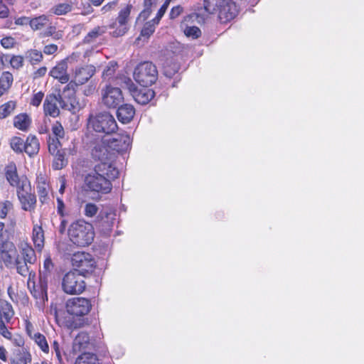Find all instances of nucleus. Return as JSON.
I'll return each instance as SVG.
<instances>
[{
    "label": "nucleus",
    "instance_id": "1",
    "mask_svg": "<svg viewBox=\"0 0 364 364\" xmlns=\"http://www.w3.org/2000/svg\"><path fill=\"white\" fill-rule=\"evenodd\" d=\"M119 171L114 166L108 164H97L94 171L85 177V186L91 191L106 194L112 191L111 180L117 178Z\"/></svg>",
    "mask_w": 364,
    "mask_h": 364
},
{
    "label": "nucleus",
    "instance_id": "2",
    "mask_svg": "<svg viewBox=\"0 0 364 364\" xmlns=\"http://www.w3.org/2000/svg\"><path fill=\"white\" fill-rule=\"evenodd\" d=\"M203 9L207 14H218L221 23L230 21L238 13L237 6L232 0H203Z\"/></svg>",
    "mask_w": 364,
    "mask_h": 364
},
{
    "label": "nucleus",
    "instance_id": "3",
    "mask_svg": "<svg viewBox=\"0 0 364 364\" xmlns=\"http://www.w3.org/2000/svg\"><path fill=\"white\" fill-rule=\"evenodd\" d=\"M71 242L78 247H85L92 243L95 237L92 225L82 220L73 222L68 230Z\"/></svg>",
    "mask_w": 364,
    "mask_h": 364
},
{
    "label": "nucleus",
    "instance_id": "4",
    "mask_svg": "<svg viewBox=\"0 0 364 364\" xmlns=\"http://www.w3.org/2000/svg\"><path fill=\"white\" fill-rule=\"evenodd\" d=\"M21 255H17L15 259V267L18 274L23 277L32 276L35 277V272L30 269V264H33L37 260L35 250L26 242L21 243L19 246Z\"/></svg>",
    "mask_w": 364,
    "mask_h": 364
},
{
    "label": "nucleus",
    "instance_id": "5",
    "mask_svg": "<svg viewBox=\"0 0 364 364\" xmlns=\"http://www.w3.org/2000/svg\"><path fill=\"white\" fill-rule=\"evenodd\" d=\"M87 125L95 132L107 135L114 133L118 129L114 117L106 112L90 114Z\"/></svg>",
    "mask_w": 364,
    "mask_h": 364
},
{
    "label": "nucleus",
    "instance_id": "6",
    "mask_svg": "<svg viewBox=\"0 0 364 364\" xmlns=\"http://www.w3.org/2000/svg\"><path fill=\"white\" fill-rule=\"evenodd\" d=\"M134 80L142 87H148L156 82L158 70L154 64L149 61L139 63L134 70Z\"/></svg>",
    "mask_w": 364,
    "mask_h": 364
},
{
    "label": "nucleus",
    "instance_id": "7",
    "mask_svg": "<svg viewBox=\"0 0 364 364\" xmlns=\"http://www.w3.org/2000/svg\"><path fill=\"white\" fill-rule=\"evenodd\" d=\"M28 288L30 290V293L36 300V305L40 309L43 310L48 302V280L43 278L38 279V283H36L34 278L32 276H28Z\"/></svg>",
    "mask_w": 364,
    "mask_h": 364
},
{
    "label": "nucleus",
    "instance_id": "8",
    "mask_svg": "<svg viewBox=\"0 0 364 364\" xmlns=\"http://www.w3.org/2000/svg\"><path fill=\"white\" fill-rule=\"evenodd\" d=\"M71 262L74 267L73 271L85 277L92 274L96 267V262L92 255L85 252H77L73 254Z\"/></svg>",
    "mask_w": 364,
    "mask_h": 364
},
{
    "label": "nucleus",
    "instance_id": "9",
    "mask_svg": "<svg viewBox=\"0 0 364 364\" xmlns=\"http://www.w3.org/2000/svg\"><path fill=\"white\" fill-rule=\"evenodd\" d=\"M85 276L76 271H70L65 274L63 279V291L69 294H81L85 289Z\"/></svg>",
    "mask_w": 364,
    "mask_h": 364
},
{
    "label": "nucleus",
    "instance_id": "10",
    "mask_svg": "<svg viewBox=\"0 0 364 364\" xmlns=\"http://www.w3.org/2000/svg\"><path fill=\"white\" fill-rule=\"evenodd\" d=\"M95 67L92 65L77 66L73 70L71 80L67 85L68 90H74L77 86L82 85L95 75Z\"/></svg>",
    "mask_w": 364,
    "mask_h": 364
},
{
    "label": "nucleus",
    "instance_id": "11",
    "mask_svg": "<svg viewBox=\"0 0 364 364\" xmlns=\"http://www.w3.org/2000/svg\"><path fill=\"white\" fill-rule=\"evenodd\" d=\"M97 329L95 336H90L87 332H80L74 340L75 346H78L80 348H94L99 349L103 346V334L100 330H98L97 325L94 326Z\"/></svg>",
    "mask_w": 364,
    "mask_h": 364
},
{
    "label": "nucleus",
    "instance_id": "12",
    "mask_svg": "<svg viewBox=\"0 0 364 364\" xmlns=\"http://www.w3.org/2000/svg\"><path fill=\"white\" fill-rule=\"evenodd\" d=\"M132 6L127 5L119 12L116 20L109 25V28L114 29L112 33V36L119 37L124 36L129 30V18Z\"/></svg>",
    "mask_w": 364,
    "mask_h": 364
},
{
    "label": "nucleus",
    "instance_id": "13",
    "mask_svg": "<svg viewBox=\"0 0 364 364\" xmlns=\"http://www.w3.org/2000/svg\"><path fill=\"white\" fill-rule=\"evenodd\" d=\"M124 83L134 100L140 105H146L155 95L153 90L148 87L138 88L129 78L125 80Z\"/></svg>",
    "mask_w": 364,
    "mask_h": 364
},
{
    "label": "nucleus",
    "instance_id": "14",
    "mask_svg": "<svg viewBox=\"0 0 364 364\" xmlns=\"http://www.w3.org/2000/svg\"><path fill=\"white\" fill-rule=\"evenodd\" d=\"M98 226L102 234L109 235L116 223V211L111 207L104 208L98 215Z\"/></svg>",
    "mask_w": 364,
    "mask_h": 364
},
{
    "label": "nucleus",
    "instance_id": "15",
    "mask_svg": "<svg viewBox=\"0 0 364 364\" xmlns=\"http://www.w3.org/2000/svg\"><path fill=\"white\" fill-rule=\"evenodd\" d=\"M91 307L90 301L82 297L70 299L66 303L68 313L76 316H82L87 314Z\"/></svg>",
    "mask_w": 364,
    "mask_h": 364
},
{
    "label": "nucleus",
    "instance_id": "16",
    "mask_svg": "<svg viewBox=\"0 0 364 364\" xmlns=\"http://www.w3.org/2000/svg\"><path fill=\"white\" fill-rule=\"evenodd\" d=\"M58 97L60 107L63 109L75 113L80 110L83 107L75 97V89L74 90H68L66 86L63 90L62 94H58Z\"/></svg>",
    "mask_w": 364,
    "mask_h": 364
},
{
    "label": "nucleus",
    "instance_id": "17",
    "mask_svg": "<svg viewBox=\"0 0 364 364\" xmlns=\"http://www.w3.org/2000/svg\"><path fill=\"white\" fill-rule=\"evenodd\" d=\"M123 100L122 91L118 87L107 85L102 90V102L108 108L117 107Z\"/></svg>",
    "mask_w": 364,
    "mask_h": 364
},
{
    "label": "nucleus",
    "instance_id": "18",
    "mask_svg": "<svg viewBox=\"0 0 364 364\" xmlns=\"http://www.w3.org/2000/svg\"><path fill=\"white\" fill-rule=\"evenodd\" d=\"M132 139L128 134H116L107 141L108 147L113 151L123 153L127 151L131 146Z\"/></svg>",
    "mask_w": 364,
    "mask_h": 364
},
{
    "label": "nucleus",
    "instance_id": "19",
    "mask_svg": "<svg viewBox=\"0 0 364 364\" xmlns=\"http://www.w3.org/2000/svg\"><path fill=\"white\" fill-rule=\"evenodd\" d=\"M92 156L95 159L100 161L99 164H108L110 166H114L112 161L114 158V154L110 151L107 144L102 142L96 144L92 149Z\"/></svg>",
    "mask_w": 364,
    "mask_h": 364
},
{
    "label": "nucleus",
    "instance_id": "20",
    "mask_svg": "<svg viewBox=\"0 0 364 364\" xmlns=\"http://www.w3.org/2000/svg\"><path fill=\"white\" fill-rule=\"evenodd\" d=\"M60 142L53 139L48 146L49 153L54 156L52 166L55 170H60L67 164V161L65 159V153L60 149Z\"/></svg>",
    "mask_w": 364,
    "mask_h": 364
},
{
    "label": "nucleus",
    "instance_id": "21",
    "mask_svg": "<svg viewBox=\"0 0 364 364\" xmlns=\"http://www.w3.org/2000/svg\"><path fill=\"white\" fill-rule=\"evenodd\" d=\"M58 105L60 106L58 95H48L43 103V110L45 114L52 117H58L60 114V109Z\"/></svg>",
    "mask_w": 364,
    "mask_h": 364
},
{
    "label": "nucleus",
    "instance_id": "22",
    "mask_svg": "<svg viewBox=\"0 0 364 364\" xmlns=\"http://www.w3.org/2000/svg\"><path fill=\"white\" fill-rule=\"evenodd\" d=\"M28 186L17 190L18 198L21 203L22 208L31 211L35 208L36 198L35 195L28 193Z\"/></svg>",
    "mask_w": 364,
    "mask_h": 364
},
{
    "label": "nucleus",
    "instance_id": "23",
    "mask_svg": "<svg viewBox=\"0 0 364 364\" xmlns=\"http://www.w3.org/2000/svg\"><path fill=\"white\" fill-rule=\"evenodd\" d=\"M68 65L66 60H61L50 71V75L58 79L63 84L67 83L70 80V75L67 73Z\"/></svg>",
    "mask_w": 364,
    "mask_h": 364
},
{
    "label": "nucleus",
    "instance_id": "24",
    "mask_svg": "<svg viewBox=\"0 0 364 364\" xmlns=\"http://www.w3.org/2000/svg\"><path fill=\"white\" fill-rule=\"evenodd\" d=\"M135 109L133 105L124 104L118 107L117 116L119 121L123 124L129 123L134 118Z\"/></svg>",
    "mask_w": 364,
    "mask_h": 364
},
{
    "label": "nucleus",
    "instance_id": "25",
    "mask_svg": "<svg viewBox=\"0 0 364 364\" xmlns=\"http://www.w3.org/2000/svg\"><path fill=\"white\" fill-rule=\"evenodd\" d=\"M6 176L9 183L12 186L16 187L17 190L29 186L27 178H24L22 179H19L18 176L16 173V168H9L6 171Z\"/></svg>",
    "mask_w": 364,
    "mask_h": 364
},
{
    "label": "nucleus",
    "instance_id": "26",
    "mask_svg": "<svg viewBox=\"0 0 364 364\" xmlns=\"http://www.w3.org/2000/svg\"><path fill=\"white\" fill-rule=\"evenodd\" d=\"M31 362V355L24 348L15 350L10 358L11 364H28Z\"/></svg>",
    "mask_w": 364,
    "mask_h": 364
},
{
    "label": "nucleus",
    "instance_id": "27",
    "mask_svg": "<svg viewBox=\"0 0 364 364\" xmlns=\"http://www.w3.org/2000/svg\"><path fill=\"white\" fill-rule=\"evenodd\" d=\"M32 240L36 249L41 251L44 246V231L41 225L36 224L33 227Z\"/></svg>",
    "mask_w": 364,
    "mask_h": 364
},
{
    "label": "nucleus",
    "instance_id": "28",
    "mask_svg": "<svg viewBox=\"0 0 364 364\" xmlns=\"http://www.w3.org/2000/svg\"><path fill=\"white\" fill-rule=\"evenodd\" d=\"M14 315L13 307L8 301L0 304V323H9Z\"/></svg>",
    "mask_w": 364,
    "mask_h": 364
},
{
    "label": "nucleus",
    "instance_id": "29",
    "mask_svg": "<svg viewBox=\"0 0 364 364\" xmlns=\"http://www.w3.org/2000/svg\"><path fill=\"white\" fill-rule=\"evenodd\" d=\"M23 151L29 156H32L38 153L40 144L38 139L35 136L29 135L24 143Z\"/></svg>",
    "mask_w": 364,
    "mask_h": 364
},
{
    "label": "nucleus",
    "instance_id": "30",
    "mask_svg": "<svg viewBox=\"0 0 364 364\" xmlns=\"http://www.w3.org/2000/svg\"><path fill=\"white\" fill-rule=\"evenodd\" d=\"M75 0H69L66 2H63L53 6L50 11L57 16L65 15L73 10Z\"/></svg>",
    "mask_w": 364,
    "mask_h": 364
},
{
    "label": "nucleus",
    "instance_id": "31",
    "mask_svg": "<svg viewBox=\"0 0 364 364\" xmlns=\"http://www.w3.org/2000/svg\"><path fill=\"white\" fill-rule=\"evenodd\" d=\"M52 134H49L48 138V146L50 144L52 139L58 142H60V140L63 139L65 136V130L62 124L59 122H55L52 125Z\"/></svg>",
    "mask_w": 364,
    "mask_h": 364
},
{
    "label": "nucleus",
    "instance_id": "32",
    "mask_svg": "<svg viewBox=\"0 0 364 364\" xmlns=\"http://www.w3.org/2000/svg\"><path fill=\"white\" fill-rule=\"evenodd\" d=\"M36 188L40 201L42 203H46L48 198L49 185L41 178L38 179Z\"/></svg>",
    "mask_w": 364,
    "mask_h": 364
},
{
    "label": "nucleus",
    "instance_id": "33",
    "mask_svg": "<svg viewBox=\"0 0 364 364\" xmlns=\"http://www.w3.org/2000/svg\"><path fill=\"white\" fill-rule=\"evenodd\" d=\"M31 121L26 114H21L16 116L14 119V125L16 128L26 131L30 125Z\"/></svg>",
    "mask_w": 364,
    "mask_h": 364
},
{
    "label": "nucleus",
    "instance_id": "34",
    "mask_svg": "<svg viewBox=\"0 0 364 364\" xmlns=\"http://www.w3.org/2000/svg\"><path fill=\"white\" fill-rule=\"evenodd\" d=\"M64 344L63 340L61 342L54 340L51 343L52 352L55 354V357L60 364L63 362V355H66L64 350Z\"/></svg>",
    "mask_w": 364,
    "mask_h": 364
},
{
    "label": "nucleus",
    "instance_id": "35",
    "mask_svg": "<svg viewBox=\"0 0 364 364\" xmlns=\"http://www.w3.org/2000/svg\"><path fill=\"white\" fill-rule=\"evenodd\" d=\"M50 25L49 18L46 15H41L31 19L30 26L33 30H40Z\"/></svg>",
    "mask_w": 364,
    "mask_h": 364
},
{
    "label": "nucleus",
    "instance_id": "36",
    "mask_svg": "<svg viewBox=\"0 0 364 364\" xmlns=\"http://www.w3.org/2000/svg\"><path fill=\"white\" fill-rule=\"evenodd\" d=\"M13 82V75L9 72H4L0 77V95L7 91Z\"/></svg>",
    "mask_w": 364,
    "mask_h": 364
},
{
    "label": "nucleus",
    "instance_id": "37",
    "mask_svg": "<svg viewBox=\"0 0 364 364\" xmlns=\"http://www.w3.org/2000/svg\"><path fill=\"white\" fill-rule=\"evenodd\" d=\"M75 364H99V360L94 353H84L77 358Z\"/></svg>",
    "mask_w": 364,
    "mask_h": 364
},
{
    "label": "nucleus",
    "instance_id": "38",
    "mask_svg": "<svg viewBox=\"0 0 364 364\" xmlns=\"http://www.w3.org/2000/svg\"><path fill=\"white\" fill-rule=\"evenodd\" d=\"M53 269L54 264L50 255H48L44 260L43 270H40L39 272V277L43 278L44 276L45 279L48 281Z\"/></svg>",
    "mask_w": 364,
    "mask_h": 364
},
{
    "label": "nucleus",
    "instance_id": "39",
    "mask_svg": "<svg viewBox=\"0 0 364 364\" xmlns=\"http://www.w3.org/2000/svg\"><path fill=\"white\" fill-rule=\"evenodd\" d=\"M107 28L105 26H97L88 32L84 38V42L90 43L95 41L99 36H102L106 32Z\"/></svg>",
    "mask_w": 364,
    "mask_h": 364
},
{
    "label": "nucleus",
    "instance_id": "40",
    "mask_svg": "<svg viewBox=\"0 0 364 364\" xmlns=\"http://www.w3.org/2000/svg\"><path fill=\"white\" fill-rule=\"evenodd\" d=\"M16 251H5L0 253V259L4 262L7 268L15 266Z\"/></svg>",
    "mask_w": 364,
    "mask_h": 364
},
{
    "label": "nucleus",
    "instance_id": "41",
    "mask_svg": "<svg viewBox=\"0 0 364 364\" xmlns=\"http://www.w3.org/2000/svg\"><path fill=\"white\" fill-rule=\"evenodd\" d=\"M32 338L43 352L46 353L49 352V346L44 335L38 332L34 333Z\"/></svg>",
    "mask_w": 364,
    "mask_h": 364
},
{
    "label": "nucleus",
    "instance_id": "42",
    "mask_svg": "<svg viewBox=\"0 0 364 364\" xmlns=\"http://www.w3.org/2000/svg\"><path fill=\"white\" fill-rule=\"evenodd\" d=\"M26 58L29 62L34 65L40 63L43 60V54L41 51L35 49H31L26 53Z\"/></svg>",
    "mask_w": 364,
    "mask_h": 364
},
{
    "label": "nucleus",
    "instance_id": "43",
    "mask_svg": "<svg viewBox=\"0 0 364 364\" xmlns=\"http://www.w3.org/2000/svg\"><path fill=\"white\" fill-rule=\"evenodd\" d=\"M16 107V102L9 101L0 106V119H4L10 115Z\"/></svg>",
    "mask_w": 364,
    "mask_h": 364
},
{
    "label": "nucleus",
    "instance_id": "44",
    "mask_svg": "<svg viewBox=\"0 0 364 364\" xmlns=\"http://www.w3.org/2000/svg\"><path fill=\"white\" fill-rule=\"evenodd\" d=\"M16 247L14 244L9 241L8 238L1 237L0 238V253L5 251H16Z\"/></svg>",
    "mask_w": 364,
    "mask_h": 364
},
{
    "label": "nucleus",
    "instance_id": "45",
    "mask_svg": "<svg viewBox=\"0 0 364 364\" xmlns=\"http://www.w3.org/2000/svg\"><path fill=\"white\" fill-rule=\"evenodd\" d=\"M158 23H155L154 19L151 21L146 22L141 31V36L144 37H149L155 31V26Z\"/></svg>",
    "mask_w": 364,
    "mask_h": 364
},
{
    "label": "nucleus",
    "instance_id": "46",
    "mask_svg": "<svg viewBox=\"0 0 364 364\" xmlns=\"http://www.w3.org/2000/svg\"><path fill=\"white\" fill-rule=\"evenodd\" d=\"M24 141L20 137H14L11 141V147L17 153H22L24 149Z\"/></svg>",
    "mask_w": 364,
    "mask_h": 364
},
{
    "label": "nucleus",
    "instance_id": "47",
    "mask_svg": "<svg viewBox=\"0 0 364 364\" xmlns=\"http://www.w3.org/2000/svg\"><path fill=\"white\" fill-rule=\"evenodd\" d=\"M117 63L109 62L102 73V77L105 80L110 79L115 73Z\"/></svg>",
    "mask_w": 364,
    "mask_h": 364
},
{
    "label": "nucleus",
    "instance_id": "48",
    "mask_svg": "<svg viewBox=\"0 0 364 364\" xmlns=\"http://www.w3.org/2000/svg\"><path fill=\"white\" fill-rule=\"evenodd\" d=\"M184 33L186 36L191 37L193 39H195L200 36L201 31L197 26H188L184 30Z\"/></svg>",
    "mask_w": 364,
    "mask_h": 364
},
{
    "label": "nucleus",
    "instance_id": "49",
    "mask_svg": "<svg viewBox=\"0 0 364 364\" xmlns=\"http://www.w3.org/2000/svg\"><path fill=\"white\" fill-rule=\"evenodd\" d=\"M97 211L98 208L94 203H89L85 205L84 213L87 217L92 218L95 216L97 213Z\"/></svg>",
    "mask_w": 364,
    "mask_h": 364
},
{
    "label": "nucleus",
    "instance_id": "50",
    "mask_svg": "<svg viewBox=\"0 0 364 364\" xmlns=\"http://www.w3.org/2000/svg\"><path fill=\"white\" fill-rule=\"evenodd\" d=\"M170 1H171V0H166L165 2L164 3V4L161 6V7L159 9V10L156 14V16L154 18V21L155 22V23H159L161 18L166 13V10L168 7V5L170 4Z\"/></svg>",
    "mask_w": 364,
    "mask_h": 364
},
{
    "label": "nucleus",
    "instance_id": "51",
    "mask_svg": "<svg viewBox=\"0 0 364 364\" xmlns=\"http://www.w3.org/2000/svg\"><path fill=\"white\" fill-rule=\"evenodd\" d=\"M44 97V93L41 91L35 93L31 99V105L35 107H38L41 103Z\"/></svg>",
    "mask_w": 364,
    "mask_h": 364
},
{
    "label": "nucleus",
    "instance_id": "52",
    "mask_svg": "<svg viewBox=\"0 0 364 364\" xmlns=\"http://www.w3.org/2000/svg\"><path fill=\"white\" fill-rule=\"evenodd\" d=\"M9 340L11 341L12 343L18 347H22L24 345V339L19 334H11V338Z\"/></svg>",
    "mask_w": 364,
    "mask_h": 364
},
{
    "label": "nucleus",
    "instance_id": "53",
    "mask_svg": "<svg viewBox=\"0 0 364 364\" xmlns=\"http://www.w3.org/2000/svg\"><path fill=\"white\" fill-rule=\"evenodd\" d=\"M23 58L20 55L13 56L10 60L11 65L14 68H19L23 66Z\"/></svg>",
    "mask_w": 364,
    "mask_h": 364
},
{
    "label": "nucleus",
    "instance_id": "54",
    "mask_svg": "<svg viewBox=\"0 0 364 364\" xmlns=\"http://www.w3.org/2000/svg\"><path fill=\"white\" fill-rule=\"evenodd\" d=\"M4 1L9 4L6 0H0V18H7L9 13V10Z\"/></svg>",
    "mask_w": 364,
    "mask_h": 364
},
{
    "label": "nucleus",
    "instance_id": "55",
    "mask_svg": "<svg viewBox=\"0 0 364 364\" xmlns=\"http://www.w3.org/2000/svg\"><path fill=\"white\" fill-rule=\"evenodd\" d=\"M1 46L5 48H11L15 44V39L12 37H5L1 40Z\"/></svg>",
    "mask_w": 364,
    "mask_h": 364
},
{
    "label": "nucleus",
    "instance_id": "56",
    "mask_svg": "<svg viewBox=\"0 0 364 364\" xmlns=\"http://www.w3.org/2000/svg\"><path fill=\"white\" fill-rule=\"evenodd\" d=\"M183 7L180 5L173 7L169 14L170 18L175 19L183 12Z\"/></svg>",
    "mask_w": 364,
    "mask_h": 364
},
{
    "label": "nucleus",
    "instance_id": "57",
    "mask_svg": "<svg viewBox=\"0 0 364 364\" xmlns=\"http://www.w3.org/2000/svg\"><path fill=\"white\" fill-rule=\"evenodd\" d=\"M58 50V46L55 44L46 45L43 48V53L46 55H52Z\"/></svg>",
    "mask_w": 364,
    "mask_h": 364
},
{
    "label": "nucleus",
    "instance_id": "58",
    "mask_svg": "<svg viewBox=\"0 0 364 364\" xmlns=\"http://www.w3.org/2000/svg\"><path fill=\"white\" fill-rule=\"evenodd\" d=\"M0 334L6 339H9L11 336V333L7 329L6 323H0Z\"/></svg>",
    "mask_w": 364,
    "mask_h": 364
},
{
    "label": "nucleus",
    "instance_id": "59",
    "mask_svg": "<svg viewBox=\"0 0 364 364\" xmlns=\"http://www.w3.org/2000/svg\"><path fill=\"white\" fill-rule=\"evenodd\" d=\"M117 2L116 1H113L107 3L104 6L102 7L101 11L103 14L110 11L114 9L117 6Z\"/></svg>",
    "mask_w": 364,
    "mask_h": 364
},
{
    "label": "nucleus",
    "instance_id": "60",
    "mask_svg": "<svg viewBox=\"0 0 364 364\" xmlns=\"http://www.w3.org/2000/svg\"><path fill=\"white\" fill-rule=\"evenodd\" d=\"M64 209H65V204L63 203V200L61 198H57V212L62 217L64 216Z\"/></svg>",
    "mask_w": 364,
    "mask_h": 364
},
{
    "label": "nucleus",
    "instance_id": "61",
    "mask_svg": "<svg viewBox=\"0 0 364 364\" xmlns=\"http://www.w3.org/2000/svg\"><path fill=\"white\" fill-rule=\"evenodd\" d=\"M11 206V203H9L8 201H6V203H4V205L0 210V218H6V216L7 215V213H8V210Z\"/></svg>",
    "mask_w": 364,
    "mask_h": 364
},
{
    "label": "nucleus",
    "instance_id": "62",
    "mask_svg": "<svg viewBox=\"0 0 364 364\" xmlns=\"http://www.w3.org/2000/svg\"><path fill=\"white\" fill-rule=\"evenodd\" d=\"M80 58L79 53H73L72 55L68 56L67 58H65L64 60H66L67 64L69 63H74L75 62H77Z\"/></svg>",
    "mask_w": 364,
    "mask_h": 364
},
{
    "label": "nucleus",
    "instance_id": "63",
    "mask_svg": "<svg viewBox=\"0 0 364 364\" xmlns=\"http://www.w3.org/2000/svg\"><path fill=\"white\" fill-rule=\"evenodd\" d=\"M31 19L28 17H20L16 20V23L18 25L30 24Z\"/></svg>",
    "mask_w": 364,
    "mask_h": 364
},
{
    "label": "nucleus",
    "instance_id": "64",
    "mask_svg": "<svg viewBox=\"0 0 364 364\" xmlns=\"http://www.w3.org/2000/svg\"><path fill=\"white\" fill-rule=\"evenodd\" d=\"M95 90V87L94 85H89L85 88V90H83V93L85 95L89 96L94 92Z\"/></svg>",
    "mask_w": 364,
    "mask_h": 364
}]
</instances>
